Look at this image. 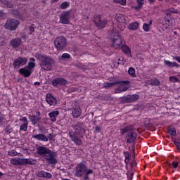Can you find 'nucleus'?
<instances>
[{
  "label": "nucleus",
  "mask_w": 180,
  "mask_h": 180,
  "mask_svg": "<svg viewBox=\"0 0 180 180\" xmlns=\"http://www.w3.org/2000/svg\"><path fill=\"white\" fill-rule=\"evenodd\" d=\"M31 120L33 123H39V122H40V117L34 115L32 117Z\"/></svg>",
  "instance_id": "obj_36"
},
{
  "label": "nucleus",
  "mask_w": 180,
  "mask_h": 180,
  "mask_svg": "<svg viewBox=\"0 0 180 180\" xmlns=\"http://www.w3.org/2000/svg\"><path fill=\"white\" fill-rule=\"evenodd\" d=\"M148 25H149V26H150V25H153V20H150L149 22H148Z\"/></svg>",
  "instance_id": "obj_61"
},
{
  "label": "nucleus",
  "mask_w": 180,
  "mask_h": 180,
  "mask_svg": "<svg viewBox=\"0 0 180 180\" xmlns=\"http://www.w3.org/2000/svg\"><path fill=\"white\" fill-rule=\"evenodd\" d=\"M116 20L119 22V23H124L126 22V19L124 15L122 14H118L116 15Z\"/></svg>",
  "instance_id": "obj_29"
},
{
  "label": "nucleus",
  "mask_w": 180,
  "mask_h": 180,
  "mask_svg": "<svg viewBox=\"0 0 180 180\" xmlns=\"http://www.w3.org/2000/svg\"><path fill=\"white\" fill-rule=\"evenodd\" d=\"M49 148L44 147V146H38L37 148V153L41 157H44V158L46 157V155L49 152Z\"/></svg>",
  "instance_id": "obj_16"
},
{
  "label": "nucleus",
  "mask_w": 180,
  "mask_h": 180,
  "mask_svg": "<svg viewBox=\"0 0 180 180\" xmlns=\"http://www.w3.org/2000/svg\"><path fill=\"white\" fill-rule=\"evenodd\" d=\"M19 120H20V122H24V123H29L27 122V118L26 117H22Z\"/></svg>",
  "instance_id": "obj_47"
},
{
  "label": "nucleus",
  "mask_w": 180,
  "mask_h": 180,
  "mask_svg": "<svg viewBox=\"0 0 180 180\" xmlns=\"http://www.w3.org/2000/svg\"><path fill=\"white\" fill-rule=\"evenodd\" d=\"M32 139H34L35 140H38L39 141H49V138L43 134H39L36 135H32Z\"/></svg>",
  "instance_id": "obj_22"
},
{
  "label": "nucleus",
  "mask_w": 180,
  "mask_h": 180,
  "mask_svg": "<svg viewBox=\"0 0 180 180\" xmlns=\"http://www.w3.org/2000/svg\"><path fill=\"white\" fill-rule=\"evenodd\" d=\"M35 57L39 60L40 67L42 70H44V71H51L53 64L55 63L54 59L47 55L41 53H36Z\"/></svg>",
  "instance_id": "obj_2"
},
{
  "label": "nucleus",
  "mask_w": 180,
  "mask_h": 180,
  "mask_svg": "<svg viewBox=\"0 0 180 180\" xmlns=\"http://www.w3.org/2000/svg\"><path fill=\"white\" fill-rule=\"evenodd\" d=\"M70 6L68 1H64L60 4V9H67Z\"/></svg>",
  "instance_id": "obj_33"
},
{
  "label": "nucleus",
  "mask_w": 180,
  "mask_h": 180,
  "mask_svg": "<svg viewBox=\"0 0 180 180\" xmlns=\"http://www.w3.org/2000/svg\"><path fill=\"white\" fill-rule=\"evenodd\" d=\"M29 30H30V32L29 34H32V33H33V32H34V27H28Z\"/></svg>",
  "instance_id": "obj_48"
},
{
  "label": "nucleus",
  "mask_w": 180,
  "mask_h": 180,
  "mask_svg": "<svg viewBox=\"0 0 180 180\" xmlns=\"http://www.w3.org/2000/svg\"><path fill=\"white\" fill-rule=\"evenodd\" d=\"M138 6H140L141 8L144 5V0H136Z\"/></svg>",
  "instance_id": "obj_44"
},
{
  "label": "nucleus",
  "mask_w": 180,
  "mask_h": 180,
  "mask_svg": "<svg viewBox=\"0 0 180 180\" xmlns=\"http://www.w3.org/2000/svg\"><path fill=\"white\" fill-rule=\"evenodd\" d=\"M128 29L129 30H137V29H139V22H131L128 26Z\"/></svg>",
  "instance_id": "obj_28"
},
{
  "label": "nucleus",
  "mask_w": 180,
  "mask_h": 180,
  "mask_svg": "<svg viewBox=\"0 0 180 180\" xmlns=\"http://www.w3.org/2000/svg\"><path fill=\"white\" fill-rule=\"evenodd\" d=\"M169 11L171 13H176V11L174 8H169Z\"/></svg>",
  "instance_id": "obj_52"
},
{
  "label": "nucleus",
  "mask_w": 180,
  "mask_h": 180,
  "mask_svg": "<svg viewBox=\"0 0 180 180\" xmlns=\"http://www.w3.org/2000/svg\"><path fill=\"white\" fill-rule=\"evenodd\" d=\"M12 127H11V125H8L6 127V128L4 129V131L5 133H6V134H11V133H12Z\"/></svg>",
  "instance_id": "obj_35"
},
{
  "label": "nucleus",
  "mask_w": 180,
  "mask_h": 180,
  "mask_svg": "<svg viewBox=\"0 0 180 180\" xmlns=\"http://www.w3.org/2000/svg\"><path fill=\"white\" fill-rule=\"evenodd\" d=\"M72 127L74 129L73 131H69V137L70 140L76 144V146H82V140L79 139H84V136H85V132L86 130L85 127H84V124L79 122L76 125H72Z\"/></svg>",
  "instance_id": "obj_1"
},
{
  "label": "nucleus",
  "mask_w": 180,
  "mask_h": 180,
  "mask_svg": "<svg viewBox=\"0 0 180 180\" xmlns=\"http://www.w3.org/2000/svg\"><path fill=\"white\" fill-rule=\"evenodd\" d=\"M11 164L12 165H33L34 164V160L32 159H22V158H13L11 160Z\"/></svg>",
  "instance_id": "obj_8"
},
{
  "label": "nucleus",
  "mask_w": 180,
  "mask_h": 180,
  "mask_svg": "<svg viewBox=\"0 0 180 180\" xmlns=\"http://www.w3.org/2000/svg\"><path fill=\"white\" fill-rule=\"evenodd\" d=\"M129 159H127V158L125 159V164H128V163H129Z\"/></svg>",
  "instance_id": "obj_60"
},
{
  "label": "nucleus",
  "mask_w": 180,
  "mask_h": 180,
  "mask_svg": "<svg viewBox=\"0 0 180 180\" xmlns=\"http://www.w3.org/2000/svg\"><path fill=\"white\" fill-rule=\"evenodd\" d=\"M174 144L176 147L178 148V150H180V143L178 141H174Z\"/></svg>",
  "instance_id": "obj_50"
},
{
  "label": "nucleus",
  "mask_w": 180,
  "mask_h": 180,
  "mask_svg": "<svg viewBox=\"0 0 180 180\" xmlns=\"http://www.w3.org/2000/svg\"><path fill=\"white\" fill-rule=\"evenodd\" d=\"M4 16H5V13L4 12V11L0 10V18H2Z\"/></svg>",
  "instance_id": "obj_54"
},
{
  "label": "nucleus",
  "mask_w": 180,
  "mask_h": 180,
  "mask_svg": "<svg viewBox=\"0 0 180 180\" xmlns=\"http://www.w3.org/2000/svg\"><path fill=\"white\" fill-rule=\"evenodd\" d=\"M56 155L57 153L56 152L51 151L49 149L45 155L44 159L46 161H49V164H50V165H56V164H57V158H56Z\"/></svg>",
  "instance_id": "obj_9"
},
{
  "label": "nucleus",
  "mask_w": 180,
  "mask_h": 180,
  "mask_svg": "<svg viewBox=\"0 0 180 180\" xmlns=\"http://www.w3.org/2000/svg\"><path fill=\"white\" fill-rule=\"evenodd\" d=\"M51 2H58V0H51Z\"/></svg>",
  "instance_id": "obj_64"
},
{
  "label": "nucleus",
  "mask_w": 180,
  "mask_h": 180,
  "mask_svg": "<svg viewBox=\"0 0 180 180\" xmlns=\"http://www.w3.org/2000/svg\"><path fill=\"white\" fill-rule=\"evenodd\" d=\"M134 129V127L131 125L121 129L122 136H124L125 133H127L126 136L127 143H133L136 141V139H137V133L133 131V130Z\"/></svg>",
  "instance_id": "obj_3"
},
{
  "label": "nucleus",
  "mask_w": 180,
  "mask_h": 180,
  "mask_svg": "<svg viewBox=\"0 0 180 180\" xmlns=\"http://www.w3.org/2000/svg\"><path fill=\"white\" fill-rule=\"evenodd\" d=\"M49 140H53V135L51 134H49L48 136H46Z\"/></svg>",
  "instance_id": "obj_53"
},
{
  "label": "nucleus",
  "mask_w": 180,
  "mask_h": 180,
  "mask_svg": "<svg viewBox=\"0 0 180 180\" xmlns=\"http://www.w3.org/2000/svg\"><path fill=\"white\" fill-rule=\"evenodd\" d=\"M20 25V22L15 18H8L4 24V27L10 32H15L18 27Z\"/></svg>",
  "instance_id": "obj_5"
},
{
  "label": "nucleus",
  "mask_w": 180,
  "mask_h": 180,
  "mask_svg": "<svg viewBox=\"0 0 180 180\" xmlns=\"http://www.w3.org/2000/svg\"><path fill=\"white\" fill-rule=\"evenodd\" d=\"M110 38L112 40V44L114 49H120L123 45L122 37L119 36V33L115 32H111Z\"/></svg>",
  "instance_id": "obj_4"
},
{
  "label": "nucleus",
  "mask_w": 180,
  "mask_h": 180,
  "mask_svg": "<svg viewBox=\"0 0 180 180\" xmlns=\"http://www.w3.org/2000/svg\"><path fill=\"white\" fill-rule=\"evenodd\" d=\"M27 63V58L20 56L14 60L13 65L15 69H18L20 68V67H23V65H26Z\"/></svg>",
  "instance_id": "obj_10"
},
{
  "label": "nucleus",
  "mask_w": 180,
  "mask_h": 180,
  "mask_svg": "<svg viewBox=\"0 0 180 180\" xmlns=\"http://www.w3.org/2000/svg\"><path fill=\"white\" fill-rule=\"evenodd\" d=\"M128 73L134 78L136 77V69L134 68H129Z\"/></svg>",
  "instance_id": "obj_32"
},
{
  "label": "nucleus",
  "mask_w": 180,
  "mask_h": 180,
  "mask_svg": "<svg viewBox=\"0 0 180 180\" xmlns=\"http://www.w3.org/2000/svg\"><path fill=\"white\" fill-rule=\"evenodd\" d=\"M173 60H176L178 63H180V56H175L173 58Z\"/></svg>",
  "instance_id": "obj_51"
},
{
  "label": "nucleus",
  "mask_w": 180,
  "mask_h": 180,
  "mask_svg": "<svg viewBox=\"0 0 180 180\" xmlns=\"http://www.w3.org/2000/svg\"><path fill=\"white\" fill-rule=\"evenodd\" d=\"M54 44L58 51H61L67 47V38L63 36L57 37L54 40Z\"/></svg>",
  "instance_id": "obj_6"
},
{
  "label": "nucleus",
  "mask_w": 180,
  "mask_h": 180,
  "mask_svg": "<svg viewBox=\"0 0 180 180\" xmlns=\"http://www.w3.org/2000/svg\"><path fill=\"white\" fill-rule=\"evenodd\" d=\"M60 115V112L58 110L52 111L49 114V116L51 120V122H56L57 120V116Z\"/></svg>",
  "instance_id": "obj_27"
},
{
  "label": "nucleus",
  "mask_w": 180,
  "mask_h": 180,
  "mask_svg": "<svg viewBox=\"0 0 180 180\" xmlns=\"http://www.w3.org/2000/svg\"><path fill=\"white\" fill-rule=\"evenodd\" d=\"M101 131H102V128L99 126H96L95 127V133H101Z\"/></svg>",
  "instance_id": "obj_46"
},
{
  "label": "nucleus",
  "mask_w": 180,
  "mask_h": 180,
  "mask_svg": "<svg viewBox=\"0 0 180 180\" xmlns=\"http://www.w3.org/2000/svg\"><path fill=\"white\" fill-rule=\"evenodd\" d=\"M1 176H4V173H2V172H0V178H1Z\"/></svg>",
  "instance_id": "obj_63"
},
{
  "label": "nucleus",
  "mask_w": 180,
  "mask_h": 180,
  "mask_svg": "<svg viewBox=\"0 0 180 180\" xmlns=\"http://www.w3.org/2000/svg\"><path fill=\"white\" fill-rule=\"evenodd\" d=\"M72 115L76 119H77V117H79V116H81V109L79 108V106H76V107L72 108Z\"/></svg>",
  "instance_id": "obj_23"
},
{
  "label": "nucleus",
  "mask_w": 180,
  "mask_h": 180,
  "mask_svg": "<svg viewBox=\"0 0 180 180\" xmlns=\"http://www.w3.org/2000/svg\"><path fill=\"white\" fill-rule=\"evenodd\" d=\"M129 84H127V83L120 84V85L121 86L115 89V94H120L122 92H124L127 91L129 89V87L124 85H129Z\"/></svg>",
  "instance_id": "obj_20"
},
{
  "label": "nucleus",
  "mask_w": 180,
  "mask_h": 180,
  "mask_svg": "<svg viewBox=\"0 0 180 180\" xmlns=\"http://www.w3.org/2000/svg\"><path fill=\"white\" fill-rule=\"evenodd\" d=\"M167 165H169V167H172V168H178L179 163L176 162H173L171 165V163H167Z\"/></svg>",
  "instance_id": "obj_40"
},
{
  "label": "nucleus",
  "mask_w": 180,
  "mask_h": 180,
  "mask_svg": "<svg viewBox=\"0 0 180 180\" xmlns=\"http://www.w3.org/2000/svg\"><path fill=\"white\" fill-rule=\"evenodd\" d=\"M169 134H170V136H175L176 134V129H175L174 127L169 128Z\"/></svg>",
  "instance_id": "obj_37"
},
{
  "label": "nucleus",
  "mask_w": 180,
  "mask_h": 180,
  "mask_svg": "<svg viewBox=\"0 0 180 180\" xmlns=\"http://www.w3.org/2000/svg\"><path fill=\"white\" fill-rule=\"evenodd\" d=\"M8 155L11 157H15V155H18V152L15 150H11L8 152Z\"/></svg>",
  "instance_id": "obj_39"
},
{
  "label": "nucleus",
  "mask_w": 180,
  "mask_h": 180,
  "mask_svg": "<svg viewBox=\"0 0 180 180\" xmlns=\"http://www.w3.org/2000/svg\"><path fill=\"white\" fill-rule=\"evenodd\" d=\"M36 61V59L34 58H30V62L28 63L27 65L25 66V68H27L28 70H33L36 67V63H34Z\"/></svg>",
  "instance_id": "obj_25"
},
{
  "label": "nucleus",
  "mask_w": 180,
  "mask_h": 180,
  "mask_svg": "<svg viewBox=\"0 0 180 180\" xmlns=\"http://www.w3.org/2000/svg\"><path fill=\"white\" fill-rule=\"evenodd\" d=\"M118 61H123V58H118Z\"/></svg>",
  "instance_id": "obj_62"
},
{
  "label": "nucleus",
  "mask_w": 180,
  "mask_h": 180,
  "mask_svg": "<svg viewBox=\"0 0 180 180\" xmlns=\"http://www.w3.org/2000/svg\"><path fill=\"white\" fill-rule=\"evenodd\" d=\"M149 4H154L155 2V0H148Z\"/></svg>",
  "instance_id": "obj_59"
},
{
  "label": "nucleus",
  "mask_w": 180,
  "mask_h": 180,
  "mask_svg": "<svg viewBox=\"0 0 180 180\" xmlns=\"http://www.w3.org/2000/svg\"><path fill=\"white\" fill-rule=\"evenodd\" d=\"M164 64L166 67H169L170 68H179V65L176 62H171L169 60H164Z\"/></svg>",
  "instance_id": "obj_24"
},
{
  "label": "nucleus",
  "mask_w": 180,
  "mask_h": 180,
  "mask_svg": "<svg viewBox=\"0 0 180 180\" xmlns=\"http://www.w3.org/2000/svg\"><path fill=\"white\" fill-rule=\"evenodd\" d=\"M143 29L144 32H148V30H150V25L147 23H144L143 26Z\"/></svg>",
  "instance_id": "obj_43"
},
{
  "label": "nucleus",
  "mask_w": 180,
  "mask_h": 180,
  "mask_svg": "<svg viewBox=\"0 0 180 180\" xmlns=\"http://www.w3.org/2000/svg\"><path fill=\"white\" fill-rule=\"evenodd\" d=\"M118 84H130V82L128 80H125V81L114 82L112 83H104L103 87L110 88L111 86H113V85H117Z\"/></svg>",
  "instance_id": "obj_19"
},
{
  "label": "nucleus",
  "mask_w": 180,
  "mask_h": 180,
  "mask_svg": "<svg viewBox=\"0 0 180 180\" xmlns=\"http://www.w3.org/2000/svg\"><path fill=\"white\" fill-rule=\"evenodd\" d=\"M67 84V80L64 78H56L52 80V85L53 86H57V85H65Z\"/></svg>",
  "instance_id": "obj_17"
},
{
  "label": "nucleus",
  "mask_w": 180,
  "mask_h": 180,
  "mask_svg": "<svg viewBox=\"0 0 180 180\" xmlns=\"http://www.w3.org/2000/svg\"><path fill=\"white\" fill-rule=\"evenodd\" d=\"M0 2L3 8H13V4H12V1H9L8 0H0Z\"/></svg>",
  "instance_id": "obj_26"
},
{
  "label": "nucleus",
  "mask_w": 180,
  "mask_h": 180,
  "mask_svg": "<svg viewBox=\"0 0 180 180\" xmlns=\"http://www.w3.org/2000/svg\"><path fill=\"white\" fill-rule=\"evenodd\" d=\"M83 179H84V180H89V176L86 175V174H84V176L83 177Z\"/></svg>",
  "instance_id": "obj_55"
},
{
  "label": "nucleus",
  "mask_w": 180,
  "mask_h": 180,
  "mask_svg": "<svg viewBox=\"0 0 180 180\" xmlns=\"http://www.w3.org/2000/svg\"><path fill=\"white\" fill-rule=\"evenodd\" d=\"M10 44L13 49H18L22 44V39L20 38H15L10 41Z\"/></svg>",
  "instance_id": "obj_21"
},
{
  "label": "nucleus",
  "mask_w": 180,
  "mask_h": 180,
  "mask_svg": "<svg viewBox=\"0 0 180 180\" xmlns=\"http://www.w3.org/2000/svg\"><path fill=\"white\" fill-rule=\"evenodd\" d=\"M68 58H71V55L67 53H63L62 56H59V60H62L63 61L68 60Z\"/></svg>",
  "instance_id": "obj_30"
},
{
  "label": "nucleus",
  "mask_w": 180,
  "mask_h": 180,
  "mask_svg": "<svg viewBox=\"0 0 180 180\" xmlns=\"http://www.w3.org/2000/svg\"><path fill=\"white\" fill-rule=\"evenodd\" d=\"M150 85H155L156 86H158V85H160V81H158V79H152L150 81Z\"/></svg>",
  "instance_id": "obj_38"
},
{
  "label": "nucleus",
  "mask_w": 180,
  "mask_h": 180,
  "mask_svg": "<svg viewBox=\"0 0 180 180\" xmlns=\"http://www.w3.org/2000/svg\"><path fill=\"white\" fill-rule=\"evenodd\" d=\"M94 23L98 30L103 29L106 26L108 20L101 19V15H96L94 19Z\"/></svg>",
  "instance_id": "obj_13"
},
{
  "label": "nucleus",
  "mask_w": 180,
  "mask_h": 180,
  "mask_svg": "<svg viewBox=\"0 0 180 180\" xmlns=\"http://www.w3.org/2000/svg\"><path fill=\"white\" fill-rule=\"evenodd\" d=\"M169 79L172 82H179V79L174 76L169 77Z\"/></svg>",
  "instance_id": "obj_42"
},
{
  "label": "nucleus",
  "mask_w": 180,
  "mask_h": 180,
  "mask_svg": "<svg viewBox=\"0 0 180 180\" xmlns=\"http://www.w3.org/2000/svg\"><path fill=\"white\" fill-rule=\"evenodd\" d=\"M134 9H135L136 11H140V9H141V7L138 5V6H134Z\"/></svg>",
  "instance_id": "obj_56"
},
{
  "label": "nucleus",
  "mask_w": 180,
  "mask_h": 180,
  "mask_svg": "<svg viewBox=\"0 0 180 180\" xmlns=\"http://www.w3.org/2000/svg\"><path fill=\"white\" fill-rule=\"evenodd\" d=\"M20 74L21 75H23L25 78H28V77H30L32 75V70L30 69H27V68H22L19 70Z\"/></svg>",
  "instance_id": "obj_18"
},
{
  "label": "nucleus",
  "mask_w": 180,
  "mask_h": 180,
  "mask_svg": "<svg viewBox=\"0 0 180 180\" xmlns=\"http://www.w3.org/2000/svg\"><path fill=\"white\" fill-rule=\"evenodd\" d=\"M122 50L123 51V53H124L125 54H127V56H129V54H130V48H129V46H126V45H122Z\"/></svg>",
  "instance_id": "obj_31"
},
{
  "label": "nucleus",
  "mask_w": 180,
  "mask_h": 180,
  "mask_svg": "<svg viewBox=\"0 0 180 180\" xmlns=\"http://www.w3.org/2000/svg\"><path fill=\"white\" fill-rule=\"evenodd\" d=\"M59 22L62 25H68L70 23V11H63L59 15Z\"/></svg>",
  "instance_id": "obj_12"
},
{
  "label": "nucleus",
  "mask_w": 180,
  "mask_h": 180,
  "mask_svg": "<svg viewBox=\"0 0 180 180\" xmlns=\"http://www.w3.org/2000/svg\"><path fill=\"white\" fill-rule=\"evenodd\" d=\"M36 175L38 178H45L46 179H51V178H53L51 173H49L43 170L37 172Z\"/></svg>",
  "instance_id": "obj_15"
},
{
  "label": "nucleus",
  "mask_w": 180,
  "mask_h": 180,
  "mask_svg": "<svg viewBox=\"0 0 180 180\" xmlns=\"http://www.w3.org/2000/svg\"><path fill=\"white\" fill-rule=\"evenodd\" d=\"M85 172H86V162L82 161L75 167V176L81 178L85 175Z\"/></svg>",
  "instance_id": "obj_7"
},
{
  "label": "nucleus",
  "mask_w": 180,
  "mask_h": 180,
  "mask_svg": "<svg viewBox=\"0 0 180 180\" xmlns=\"http://www.w3.org/2000/svg\"><path fill=\"white\" fill-rule=\"evenodd\" d=\"M29 123H24L20 127V130L22 131H27V126Z\"/></svg>",
  "instance_id": "obj_34"
},
{
  "label": "nucleus",
  "mask_w": 180,
  "mask_h": 180,
  "mask_svg": "<svg viewBox=\"0 0 180 180\" xmlns=\"http://www.w3.org/2000/svg\"><path fill=\"white\" fill-rule=\"evenodd\" d=\"M124 154L125 159L130 158V154H129V152H124Z\"/></svg>",
  "instance_id": "obj_49"
},
{
  "label": "nucleus",
  "mask_w": 180,
  "mask_h": 180,
  "mask_svg": "<svg viewBox=\"0 0 180 180\" xmlns=\"http://www.w3.org/2000/svg\"><path fill=\"white\" fill-rule=\"evenodd\" d=\"M91 174H94V170L91 169H86V172L84 174V175H91Z\"/></svg>",
  "instance_id": "obj_45"
},
{
  "label": "nucleus",
  "mask_w": 180,
  "mask_h": 180,
  "mask_svg": "<svg viewBox=\"0 0 180 180\" xmlns=\"http://www.w3.org/2000/svg\"><path fill=\"white\" fill-rule=\"evenodd\" d=\"M115 4H120V5H126V0H114Z\"/></svg>",
  "instance_id": "obj_41"
},
{
  "label": "nucleus",
  "mask_w": 180,
  "mask_h": 180,
  "mask_svg": "<svg viewBox=\"0 0 180 180\" xmlns=\"http://www.w3.org/2000/svg\"><path fill=\"white\" fill-rule=\"evenodd\" d=\"M139 98L138 94H129L122 97L121 101L122 103H131L132 102H136Z\"/></svg>",
  "instance_id": "obj_11"
},
{
  "label": "nucleus",
  "mask_w": 180,
  "mask_h": 180,
  "mask_svg": "<svg viewBox=\"0 0 180 180\" xmlns=\"http://www.w3.org/2000/svg\"><path fill=\"white\" fill-rule=\"evenodd\" d=\"M34 85H35V86H39V85H40V82H36L34 83Z\"/></svg>",
  "instance_id": "obj_58"
},
{
  "label": "nucleus",
  "mask_w": 180,
  "mask_h": 180,
  "mask_svg": "<svg viewBox=\"0 0 180 180\" xmlns=\"http://www.w3.org/2000/svg\"><path fill=\"white\" fill-rule=\"evenodd\" d=\"M165 14L167 15V16H170L171 15V13L169 12V10H167L165 11Z\"/></svg>",
  "instance_id": "obj_57"
},
{
  "label": "nucleus",
  "mask_w": 180,
  "mask_h": 180,
  "mask_svg": "<svg viewBox=\"0 0 180 180\" xmlns=\"http://www.w3.org/2000/svg\"><path fill=\"white\" fill-rule=\"evenodd\" d=\"M46 101L50 106H56V105H57V98L53 96L51 94H47L46 95Z\"/></svg>",
  "instance_id": "obj_14"
}]
</instances>
